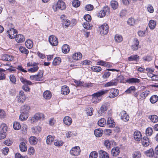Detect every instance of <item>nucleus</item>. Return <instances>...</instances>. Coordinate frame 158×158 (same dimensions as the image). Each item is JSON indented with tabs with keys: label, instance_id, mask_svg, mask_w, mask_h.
Instances as JSON below:
<instances>
[{
	"label": "nucleus",
	"instance_id": "1",
	"mask_svg": "<svg viewBox=\"0 0 158 158\" xmlns=\"http://www.w3.org/2000/svg\"><path fill=\"white\" fill-rule=\"evenodd\" d=\"M108 90H101L98 92L95 93L93 94L92 95V98L93 102H98L99 101V100L98 99L97 100V99L98 97H99L103 95L108 93Z\"/></svg>",
	"mask_w": 158,
	"mask_h": 158
},
{
	"label": "nucleus",
	"instance_id": "2",
	"mask_svg": "<svg viewBox=\"0 0 158 158\" xmlns=\"http://www.w3.org/2000/svg\"><path fill=\"white\" fill-rule=\"evenodd\" d=\"M20 80L24 84L23 86V89L27 92L29 91L30 88L26 84L31 85L32 84V83L31 81L27 80L22 77L20 78Z\"/></svg>",
	"mask_w": 158,
	"mask_h": 158
},
{
	"label": "nucleus",
	"instance_id": "3",
	"mask_svg": "<svg viewBox=\"0 0 158 158\" xmlns=\"http://www.w3.org/2000/svg\"><path fill=\"white\" fill-rule=\"evenodd\" d=\"M65 3L62 0H59L58 1L55 6H53V8L54 10H56L57 8L61 10H64L65 9Z\"/></svg>",
	"mask_w": 158,
	"mask_h": 158
},
{
	"label": "nucleus",
	"instance_id": "4",
	"mask_svg": "<svg viewBox=\"0 0 158 158\" xmlns=\"http://www.w3.org/2000/svg\"><path fill=\"white\" fill-rule=\"evenodd\" d=\"M110 9L107 6H106L101 10L98 14V16L101 18L104 17L106 15H108L109 13Z\"/></svg>",
	"mask_w": 158,
	"mask_h": 158
},
{
	"label": "nucleus",
	"instance_id": "5",
	"mask_svg": "<svg viewBox=\"0 0 158 158\" xmlns=\"http://www.w3.org/2000/svg\"><path fill=\"white\" fill-rule=\"evenodd\" d=\"M109 26L107 24L104 23L99 27L100 33L102 35H106L109 31Z\"/></svg>",
	"mask_w": 158,
	"mask_h": 158
},
{
	"label": "nucleus",
	"instance_id": "6",
	"mask_svg": "<svg viewBox=\"0 0 158 158\" xmlns=\"http://www.w3.org/2000/svg\"><path fill=\"white\" fill-rule=\"evenodd\" d=\"M44 118V114L41 113H37L35 114L34 116L32 117L31 121L32 122H36L37 121Z\"/></svg>",
	"mask_w": 158,
	"mask_h": 158
},
{
	"label": "nucleus",
	"instance_id": "7",
	"mask_svg": "<svg viewBox=\"0 0 158 158\" xmlns=\"http://www.w3.org/2000/svg\"><path fill=\"white\" fill-rule=\"evenodd\" d=\"M119 91L117 89H112L109 93V97L111 98H114L117 96L119 94Z\"/></svg>",
	"mask_w": 158,
	"mask_h": 158
},
{
	"label": "nucleus",
	"instance_id": "8",
	"mask_svg": "<svg viewBox=\"0 0 158 158\" xmlns=\"http://www.w3.org/2000/svg\"><path fill=\"white\" fill-rule=\"evenodd\" d=\"M48 40L51 45L56 46L58 44V40L57 39L55 35H50L49 37Z\"/></svg>",
	"mask_w": 158,
	"mask_h": 158
},
{
	"label": "nucleus",
	"instance_id": "9",
	"mask_svg": "<svg viewBox=\"0 0 158 158\" xmlns=\"http://www.w3.org/2000/svg\"><path fill=\"white\" fill-rule=\"evenodd\" d=\"M43 76V72H39L37 75L31 76L30 77V79L31 80L40 81L42 79Z\"/></svg>",
	"mask_w": 158,
	"mask_h": 158
},
{
	"label": "nucleus",
	"instance_id": "10",
	"mask_svg": "<svg viewBox=\"0 0 158 158\" xmlns=\"http://www.w3.org/2000/svg\"><path fill=\"white\" fill-rule=\"evenodd\" d=\"M144 154L147 156L151 158H157V156L155 154L152 148L147 150L144 152Z\"/></svg>",
	"mask_w": 158,
	"mask_h": 158
},
{
	"label": "nucleus",
	"instance_id": "11",
	"mask_svg": "<svg viewBox=\"0 0 158 158\" xmlns=\"http://www.w3.org/2000/svg\"><path fill=\"white\" fill-rule=\"evenodd\" d=\"M80 151V147L79 146H76L72 148L70 153L73 156H77L79 154Z\"/></svg>",
	"mask_w": 158,
	"mask_h": 158
},
{
	"label": "nucleus",
	"instance_id": "12",
	"mask_svg": "<svg viewBox=\"0 0 158 158\" xmlns=\"http://www.w3.org/2000/svg\"><path fill=\"white\" fill-rule=\"evenodd\" d=\"M30 109V106L27 105L26 104L22 106L21 107V113L25 114H28Z\"/></svg>",
	"mask_w": 158,
	"mask_h": 158
},
{
	"label": "nucleus",
	"instance_id": "13",
	"mask_svg": "<svg viewBox=\"0 0 158 158\" xmlns=\"http://www.w3.org/2000/svg\"><path fill=\"white\" fill-rule=\"evenodd\" d=\"M7 32L9 35V38L11 39L15 38L17 35H15V34L17 33V31L14 28H11L7 31Z\"/></svg>",
	"mask_w": 158,
	"mask_h": 158
},
{
	"label": "nucleus",
	"instance_id": "14",
	"mask_svg": "<svg viewBox=\"0 0 158 158\" xmlns=\"http://www.w3.org/2000/svg\"><path fill=\"white\" fill-rule=\"evenodd\" d=\"M121 119L125 122L128 121L129 119V116L127 114L126 112L125 111H122L121 113Z\"/></svg>",
	"mask_w": 158,
	"mask_h": 158
},
{
	"label": "nucleus",
	"instance_id": "15",
	"mask_svg": "<svg viewBox=\"0 0 158 158\" xmlns=\"http://www.w3.org/2000/svg\"><path fill=\"white\" fill-rule=\"evenodd\" d=\"M16 41L18 43H21L24 42L25 40L24 36L21 34H19L16 35Z\"/></svg>",
	"mask_w": 158,
	"mask_h": 158
},
{
	"label": "nucleus",
	"instance_id": "16",
	"mask_svg": "<svg viewBox=\"0 0 158 158\" xmlns=\"http://www.w3.org/2000/svg\"><path fill=\"white\" fill-rule=\"evenodd\" d=\"M70 92V90L68 87L66 85L63 86L61 88V94L64 95H67Z\"/></svg>",
	"mask_w": 158,
	"mask_h": 158
},
{
	"label": "nucleus",
	"instance_id": "17",
	"mask_svg": "<svg viewBox=\"0 0 158 158\" xmlns=\"http://www.w3.org/2000/svg\"><path fill=\"white\" fill-rule=\"evenodd\" d=\"M141 142L143 145L145 147L148 146L150 143L149 139L147 136H144L141 139Z\"/></svg>",
	"mask_w": 158,
	"mask_h": 158
},
{
	"label": "nucleus",
	"instance_id": "18",
	"mask_svg": "<svg viewBox=\"0 0 158 158\" xmlns=\"http://www.w3.org/2000/svg\"><path fill=\"white\" fill-rule=\"evenodd\" d=\"M134 139L136 141H139L142 139L141 134L138 131H135L134 132Z\"/></svg>",
	"mask_w": 158,
	"mask_h": 158
},
{
	"label": "nucleus",
	"instance_id": "19",
	"mask_svg": "<svg viewBox=\"0 0 158 158\" xmlns=\"http://www.w3.org/2000/svg\"><path fill=\"white\" fill-rule=\"evenodd\" d=\"M63 122L66 125L69 126L72 123V119L70 117L66 116L64 118Z\"/></svg>",
	"mask_w": 158,
	"mask_h": 158
},
{
	"label": "nucleus",
	"instance_id": "20",
	"mask_svg": "<svg viewBox=\"0 0 158 158\" xmlns=\"http://www.w3.org/2000/svg\"><path fill=\"white\" fill-rule=\"evenodd\" d=\"M107 124L108 127H112L115 126V122L114 121L113 119L111 117H108L107 122Z\"/></svg>",
	"mask_w": 158,
	"mask_h": 158
},
{
	"label": "nucleus",
	"instance_id": "21",
	"mask_svg": "<svg viewBox=\"0 0 158 158\" xmlns=\"http://www.w3.org/2000/svg\"><path fill=\"white\" fill-rule=\"evenodd\" d=\"M120 152L119 148L118 147L114 148L111 150V153L113 156H116L118 155Z\"/></svg>",
	"mask_w": 158,
	"mask_h": 158
},
{
	"label": "nucleus",
	"instance_id": "22",
	"mask_svg": "<svg viewBox=\"0 0 158 158\" xmlns=\"http://www.w3.org/2000/svg\"><path fill=\"white\" fill-rule=\"evenodd\" d=\"M107 110V105L106 104H103L100 108V109L98 111L99 114L101 115L103 113L106 111Z\"/></svg>",
	"mask_w": 158,
	"mask_h": 158
},
{
	"label": "nucleus",
	"instance_id": "23",
	"mask_svg": "<svg viewBox=\"0 0 158 158\" xmlns=\"http://www.w3.org/2000/svg\"><path fill=\"white\" fill-rule=\"evenodd\" d=\"M149 91H145L142 92L140 95L139 98L138 99V101H141L145 99L146 97L148 95Z\"/></svg>",
	"mask_w": 158,
	"mask_h": 158
},
{
	"label": "nucleus",
	"instance_id": "24",
	"mask_svg": "<svg viewBox=\"0 0 158 158\" xmlns=\"http://www.w3.org/2000/svg\"><path fill=\"white\" fill-rule=\"evenodd\" d=\"M99 157L101 158H109V156L107 153L103 151L100 150L99 151Z\"/></svg>",
	"mask_w": 158,
	"mask_h": 158
},
{
	"label": "nucleus",
	"instance_id": "25",
	"mask_svg": "<svg viewBox=\"0 0 158 158\" xmlns=\"http://www.w3.org/2000/svg\"><path fill=\"white\" fill-rule=\"evenodd\" d=\"M19 148L20 151L22 152L27 151V148L25 143L24 142H22L19 144Z\"/></svg>",
	"mask_w": 158,
	"mask_h": 158
},
{
	"label": "nucleus",
	"instance_id": "26",
	"mask_svg": "<svg viewBox=\"0 0 158 158\" xmlns=\"http://www.w3.org/2000/svg\"><path fill=\"white\" fill-rule=\"evenodd\" d=\"M43 96L45 99H49L52 97L51 93L48 90L44 92Z\"/></svg>",
	"mask_w": 158,
	"mask_h": 158
},
{
	"label": "nucleus",
	"instance_id": "27",
	"mask_svg": "<svg viewBox=\"0 0 158 158\" xmlns=\"http://www.w3.org/2000/svg\"><path fill=\"white\" fill-rule=\"evenodd\" d=\"M134 44L131 46L132 49L134 51L137 50L138 49L139 45V42L137 39H135L134 40Z\"/></svg>",
	"mask_w": 158,
	"mask_h": 158
},
{
	"label": "nucleus",
	"instance_id": "28",
	"mask_svg": "<svg viewBox=\"0 0 158 158\" xmlns=\"http://www.w3.org/2000/svg\"><path fill=\"white\" fill-rule=\"evenodd\" d=\"M82 56V54L80 52L75 53L73 55L72 58L73 60H77L80 59Z\"/></svg>",
	"mask_w": 158,
	"mask_h": 158
},
{
	"label": "nucleus",
	"instance_id": "29",
	"mask_svg": "<svg viewBox=\"0 0 158 158\" xmlns=\"http://www.w3.org/2000/svg\"><path fill=\"white\" fill-rule=\"evenodd\" d=\"M140 81L139 79L134 78H130L127 80V82L129 83H139Z\"/></svg>",
	"mask_w": 158,
	"mask_h": 158
},
{
	"label": "nucleus",
	"instance_id": "30",
	"mask_svg": "<svg viewBox=\"0 0 158 158\" xmlns=\"http://www.w3.org/2000/svg\"><path fill=\"white\" fill-rule=\"evenodd\" d=\"M30 143L33 145H35L37 143V139L35 136H31L29 139Z\"/></svg>",
	"mask_w": 158,
	"mask_h": 158
},
{
	"label": "nucleus",
	"instance_id": "31",
	"mask_svg": "<svg viewBox=\"0 0 158 158\" xmlns=\"http://www.w3.org/2000/svg\"><path fill=\"white\" fill-rule=\"evenodd\" d=\"M54 139V136H52L50 135H48L47 138L46 143L47 144L50 145L53 141Z\"/></svg>",
	"mask_w": 158,
	"mask_h": 158
},
{
	"label": "nucleus",
	"instance_id": "32",
	"mask_svg": "<svg viewBox=\"0 0 158 158\" xmlns=\"http://www.w3.org/2000/svg\"><path fill=\"white\" fill-rule=\"evenodd\" d=\"M149 26L151 29H153L156 25V22L153 20H150L149 23Z\"/></svg>",
	"mask_w": 158,
	"mask_h": 158
},
{
	"label": "nucleus",
	"instance_id": "33",
	"mask_svg": "<svg viewBox=\"0 0 158 158\" xmlns=\"http://www.w3.org/2000/svg\"><path fill=\"white\" fill-rule=\"evenodd\" d=\"M62 52L64 53H68L70 50V48L67 44L64 45L62 48Z\"/></svg>",
	"mask_w": 158,
	"mask_h": 158
},
{
	"label": "nucleus",
	"instance_id": "34",
	"mask_svg": "<svg viewBox=\"0 0 158 158\" xmlns=\"http://www.w3.org/2000/svg\"><path fill=\"white\" fill-rule=\"evenodd\" d=\"M102 133L103 131L101 129H96L94 131V132L95 136L98 137L102 136Z\"/></svg>",
	"mask_w": 158,
	"mask_h": 158
},
{
	"label": "nucleus",
	"instance_id": "35",
	"mask_svg": "<svg viewBox=\"0 0 158 158\" xmlns=\"http://www.w3.org/2000/svg\"><path fill=\"white\" fill-rule=\"evenodd\" d=\"M117 82L111 81L105 84L104 86L105 87H108L114 85L116 86L117 85Z\"/></svg>",
	"mask_w": 158,
	"mask_h": 158
},
{
	"label": "nucleus",
	"instance_id": "36",
	"mask_svg": "<svg viewBox=\"0 0 158 158\" xmlns=\"http://www.w3.org/2000/svg\"><path fill=\"white\" fill-rule=\"evenodd\" d=\"M149 118L153 123H156L158 121V117L156 115L149 116Z\"/></svg>",
	"mask_w": 158,
	"mask_h": 158
},
{
	"label": "nucleus",
	"instance_id": "37",
	"mask_svg": "<svg viewBox=\"0 0 158 158\" xmlns=\"http://www.w3.org/2000/svg\"><path fill=\"white\" fill-rule=\"evenodd\" d=\"M25 45L27 48L29 49L31 48L33 46L32 42L30 40H27L25 42Z\"/></svg>",
	"mask_w": 158,
	"mask_h": 158
},
{
	"label": "nucleus",
	"instance_id": "38",
	"mask_svg": "<svg viewBox=\"0 0 158 158\" xmlns=\"http://www.w3.org/2000/svg\"><path fill=\"white\" fill-rule=\"evenodd\" d=\"M106 120L104 118L99 119L98 122V125L101 127H103L106 125Z\"/></svg>",
	"mask_w": 158,
	"mask_h": 158
},
{
	"label": "nucleus",
	"instance_id": "39",
	"mask_svg": "<svg viewBox=\"0 0 158 158\" xmlns=\"http://www.w3.org/2000/svg\"><path fill=\"white\" fill-rule=\"evenodd\" d=\"M14 129L16 130H18L21 128V126L20 123L17 122H15L13 124Z\"/></svg>",
	"mask_w": 158,
	"mask_h": 158
},
{
	"label": "nucleus",
	"instance_id": "40",
	"mask_svg": "<svg viewBox=\"0 0 158 158\" xmlns=\"http://www.w3.org/2000/svg\"><path fill=\"white\" fill-rule=\"evenodd\" d=\"M158 100V97L156 95L152 96L150 99L151 102L153 104L156 102Z\"/></svg>",
	"mask_w": 158,
	"mask_h": 158
},
{
	"label": "nucleus",
	"instance_id": "41",
	"mask_svg": "<svg viewBox=\"0 0 158 158\" xmlns=\"http://www.w3.org/2000/svg\"><path fill=\"white\" fill-rule=\"evenodd\" d=\"M114 39L116 42L120 43L123 40V37L121 35L116 34L114 37Z\"/></svg>",
	"mask_w": 158,
	"mask_h": 158
},
{
	"label": "nucleus",
	"instance_id": "42",
	"mask_svg": "<svg viewBox=\"0 0 158 158\" xmlns=\"http://www.w3.org/2000/svg\"><path fill=\"white\" fill-rule=\"evenodd\" d=\"M32 132L35 133H38L41 130V128L39 126L34 127L32 129Z\"/></svg>",
	"mask_w": 158,
	"mask_h": 158
},
{
	"label": "nucleus",
	"instance_id": "43",
	"mask_svg": "<svg viewBox=\"0 0 158 158\" xmlns=\"http://www.w3.org/2000/svg\"><path fill=\"white\" fill-rule=\"evenodd\" d=\"M61 59L59 57L55 58L52 62L53 64L54 65L59 64L61 62Z\"/></svg>",
	"mask_w": 158,
	"mask_h": 158
},
{
	"label": "nucleus",
	"instance_id": "44",
	"mask_svg": "<svg viewBox=\"0 0 158 158\" xmlns=\"http://www.w3.org/2000/svg\"><path fill=\"white\" fill-rule=\"evenodd\" d=\"M110 4L111 7L114 10L116 9L118 7V3L116 1H111V2Z\"/></svg>",
	"mask_w": 158,
	"mask_h": 158
},
{
	"label": "nucleus",
	"instance_id": "45",
	"mask_svg": "<svg viewBox=\"0 0 158 158\" xmlns=\"http://www.w3.org/2000/svg\"><path fill=\"white\" fill-rule=\"evenodd\" d=\"M84 27L87 29H89L91 28L92 27V25H90L89 22L86 21L83 24Z\"/></svg>",
	"mask_w": 158,
	"mask_h": 158
},
{
	"label": "nucleus",
	"instance_id": "46",
	"mask_svg": "<svg viewBox=\"0 0 158 158\" xmlns=\"http://www.w3.org/2000/svg\"><path fill=\"white\" fill-rule=\"evenodd\" d=\"M135 87L134 86H131L125 91V92L127 94H129L131 93L132 92L135 91Z\"/></svg>",
	"mask_w": 158,
	"mask_h": 158
},
{
	"label": "nucleus",
	"instance_id": "47",
	"mask_svg": "<svg viewBox=\"0 0 158 158\" xmlns=\"http://www.w3.org/2000/svg\"><path fill=\"white\" fill-rule=\"evenodd\" d=\"M24 114L23 113H21V114L19 116V119L23 121L27 119L28 117V114Z\"/></svg>",
	"mask_w": 158,
	"mask_h": 158
},
{
	"label": "nucleus",
	"instance_id": "48",
	"mask_svg": "<svg viewBox=\"0 0 158 158\" xmlns=\"http://www.w3.org/2000/svg\"><path fill=\"white\" fill-rule=\"evenodd\" d=\"M19 49L20 52L23 53L27 54L29 52L28 50L26 49L24 47H20L19 48Z\"/></svg>",
	"mask_w": 158,
	"mask_h": 158
},
{
	"label": "nucleus",
	"instance_id": "49",
	"mask_svg": "<svg viewBox=\"0 0 158 158\" xmlns=\"http://www.w3.org/2000/svg\"><path fill=\"white\" fill-rule=\"evenodd\" d=\"M91 69L93 71L98 72L101 70L102 68L100 66H95L91 67Z\"/></svg>",
	"mask_w": 158,
	"mask_h": 158
},
{
	"label": "nucleus",
	"instance_id": "50",
	"mask_svg": "<svg viewBox=\"0 0 158 158\" xmlns=\"http://www.w3.org/2000/svg\"><path fill=\"white\" fill-rule=\"evenodd\" d=\"M98 156L97 152L95 151L91 152L89 156V158H97Z\"/></svg>",
	"mask_w": 158,
	"mask_h": 158
},
{
	"label": "nucleus",
	"instance_id": "51",
	"mask_svg": "<svg viewBox=\"0 0 158 158\" xmlns=\"http://www.w3.org/2000/svg\"><path fill=\"white\" fill-rule=\"evenodd\" d=\"M25 96H19L17 98V100L20 103H23L26 100Z\"/></svg>",
	"mask_w": 158,
	"mask_h": 158
},
{
	"label": "nucleus",
	"instance_id": "52",
	"mask_svg": "<svg viewBox=\"0 0 158 158\" xmlns=\"http://www.w3.org/2000/svg\"><path fill=\"white\" fill-rule=\"evenodd\" d=\"M139 59V56L136 55L134 56H131L128 58V60L129 61L136 60Z\"/></svg>",
	"mask_w": 158,
	"mask_h": 158
},
{
	"label": "nucleus",
	"instance_id": "53",
	"mask_svg": "<svg viewBox=\"0 0 158 158\" xmlns=\"http://www.w3.org/2000/svg\"><path fill=\"white\" fill-rule=\"evenodd\" d=\"M152 129L151 127H148L146 131V133L147 136H150L152 134Z\"/></svg>",
	"mask_w": 158,
	"mask_h": 158
},
{
	"label": "nucleus",
	"instance_id": "54",
	"mask_svg": "<svg viewBox=\"0 0 158 158\" xmlns=\"http://www.w3.org/2000/svg\"><path fill=\"white\" fill-rule=\"evenodd\" d=\"M73 6L76 7H79L80 5V2L78 0H74L72 2Z\"/></svg>",
	"mask_w": 158,
	"mask_h": 158
},
{
	"label": "nucleus",
	"instance_id": "55",
	"mask_svg": "<svg viewBox=\"0 0 158 158\" xmlns=\"http://www.w3.org/2000/svg\"><path fill=\"white\" fill-rule=\"evenodd\" d=\"M7 127L4 123L1 124L0 127V130L3 132H6V131Z\"/></svg>",
	"mask_w": 158,
	"mask_h": 158
},
{
	"label": "nucleus",
	"instance_id": "56",
	"mask_svg": "<svg viewBox=\"0 0 158 158\" xmlns=\"http://www.w3.org/2000/svg\"><path fill=\"white\" fill-rule=\"evenodd\" d=\"M70 22L69 20L63 19L62 22V24L64 25L66 27H67L70 24Z\"/></svg>",
	"mask_w": 158,
	"mask_h": 158
},
{
	"label": "nucleus",
	"instance_id": "57",
	"mask_svg": "<svg viewBox=\"0 0 158 158\" xmlns=\"http://www.w3.org/2000/svg\"><path fill=\"white\" fill-rule=\"evenodd\" d=\"M135 23L134 19L133 18H130L128 20V24L131 26L133 25Z\"/></svg>",
	"mask_w": 158,
	"mask_h": 158
},
{
	"label": "nucleus",
	"instance_id": "58",
	"mask_svg": "<svg viewBox=\"0 0 158 158\" xmlns=\"http://www.w3.org/2000/svg\"><path fill=\"white\" fill-rule=\"evenodd\" d=\"M104 145L108 149L110 148L111 144L109 140H107L105 141Z\"/></svg>",
	"mask_w": 158,
	"mask_h": 158
},
{
	"label": "nucleus",
	"instance_id": "59",
	"mask_svg": "<svg viewBox=\"0 0 158 158\" xmlns=\"http://www.w3.org/2000/svg\"><path fill=\"white\" fill-rule=\"evenodd\" d=\"M93 6L91 4L86 5L85 8V10L88 11L92 10H93Z\"/></svg>",
	"mask_w": 158,
	"mask_h": 158
},
{
	"label": "nucleus",
	"instance_id": "60",
	"mask_svg": "<svg viewBox=\"0 0 158 158\" xmlns=\"http://www.w3.org/2000/svg\"><path fill=\"white\" fill-rule=\"evenodd\" d=\"M141 156V154L140 152H137L134 153L133 155L134 158H140Z\"/></svg>",
	"mask_w": 158,
	"mask_h": 158
},
{
	"label": "nucleus",
	"instance_id": "61",
	"mask_svg": "<svg viewBox=\"0 0 158 158\" xmlns=\"http://www.w3.org/2000/svg\"><path fill=\"white\" fill-rule=\"evenodd\" d=\"M39 69L38 66H35L33 68L29 69L28 70V72H34L36 71Z\"/></svg>",
	"mask_w": 158,
	"mask_h": 158
},
{
	"label": "nucleus",
	"instance_id": "62",
	"mask_svg": "<svg viewBox=\"0 0 158 158\" xmlns=\"http://www.w3.org/2000/svg\"><path fill=\"white\" fill-rule=\"evenodd\" d=\"M10 81L14 84L15 83L16 80L15 77L13 75H11L10 76Z\"/></svg>",
	"mask_w": 158,
	"mask_h": 158
},
{
	"label": "nucleus",
	"instance_id": "63",
	"mask_svg": "<svg viewBox=\"0 0 158 158\" xmlns=\"http://www.w3.org/2000/svg\"><path fill=\"white\" fill-rule=\"evenodd\" d=\"M93 111V109L92 108H90L88 109V110H87V115L90 116L92 115Z\"/></svg>",
	"mask_w": 158,
	"mask_h": 158
},
{
	"label": "nucleus",
	"instance_id": "64",
	"mask_svg": "<svg viewBox=\"0 0 158 158\" xmlns=\"http://www.w3.org/2000/svg\"><path fill=\"white\" fill-rule=\"evenodd\" d=\"M84 18L86 20V22L87 21L88 22L90 21L91 19V16L88 14L85 15L84 17Z\"/></svg>",
	"mask_w": 158,
	"mask_h": 158
}]
</instances>
